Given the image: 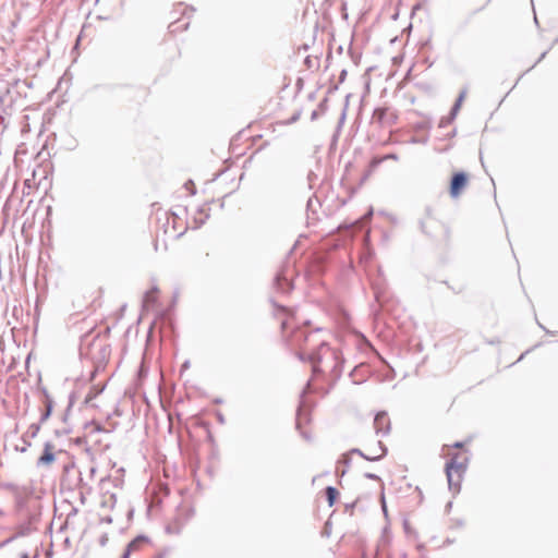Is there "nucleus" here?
Returning a JSON list of instances; mask_svg holds the SVG:
<instances>
[{"label": "nucleus", "mask_w": 558, "mask_h": 558, "mask_svg": "<svg viewBox=\"0 0 558 558\" xmlns=\"http://www.w3.org/2000/svg\"><path fill=\"white\" fill-rule=\"evenodd\" d=\"M462 442H456L453 446H445V454L449 458L446 463V474L451 490L460 492L461 483L468 469V452L461 450Z\"/></svg>", "instance_id": "f257e3e1"}, {"label": "nucleus", "mask_w": 558, "mask_h": 558, "mask_svg": "<svg viewBox=\"0 0 558 558\" xmlns=\"http://www.w3.org/2000/svg\"><path fill=\"white\" fill-rule=\"evenodd\" d=\"M470 181V175L466 172L459 171L452 174L450 185H449V194L451 197L457 198L461 195V193L465 190Z\"/></svg>", "instance_id": "f03ea898"}, {"label": "nucleus", "mask_w": 558, "mask_h": 558, "mask_svg": "<svg viewBox=\"0 0 558 558\" xmlns=\"http://www.w3.org/2000/svg\"><path fill=\"white\" fill-rule=\"evenodd\" d=\"M308 342H310V337H304V345H301L300 347V351H299V355L302 360H310L312 362H316V363H320V353H329L330 352V348L327 347L325 343H322L320 347H319V351L318 353H315L311 350V348L308 347Z\"/></svg>", "instance_id": "7ed1b4c3"}, {"label": "nucleus", "mask_w": 558, "mask_h": 558, "mask_svg": "<svg viewBox=\"0 0 558 558\" xmlns=\"http://www.w3.org/2000/svg\"><path fill=\"white\" fill-rule=\"evenodd\" d=\"M311 423L310 413L305 410H301L298 414L296 427L305 439H311L314 434L311 428Z\"/></svg>", "instance_id": "20e7f679"}, {"label": "nucleus", "mask_w": 558, "mask_h": 558, "mask_svg": "<svg viewBox=\"0 0 558 558\" xmlns=\"http://www.w3.org/2000/svg\"><path fill=\"white\" fill-rule=\"evenodd\" d=\"M374 426L377 433H387L390 428V420L387 413H378L374 418Z\"/></svg>", "instance_id": "39448f33"}, {"label": "nucleus", "mask_w": 558, "mask_h": 558, "mask_svg": "<svg viewBox=\"0 0 558 558\" xmlns=\"http://www.w3.org/2000/svg\"><path fill=\"white\" fill-rule=\"evenodd\" d=\"M277 315L278 319L280 320L281 330L286 332L287 329L294 323V316L292 312L284 308H280Z\"/></svg>", "instance_id": "423d86ee"}, {"label": "nucleus", "mask_w": 558, "mask_h": 558, "mask_svg": "<svg viewBox=\"0 0 558 558\" xmlns=\"http://www.w3.org/2000/svg\"><path fill=\"white\" fill-rule=\"evenodd\" d=\"M54 461L53 446L51 444H46L44 448V453L40 456L38 462L40 464H51Z\"/></svg>", "instance_id": "0eeeda50"}, {"label": "nucleus", "mask_w": 558, "mask_h": 558, "mask_svg": "<svg viewBox=\"0 0 558 558\" xmlns=\"http://www.w3.org/2000/svg\"><path fill=\"white\" fill-rule=\"evenodd\" d=\"M104 388H105V386H98V385L92 387L85 397V403L86 404L90 403L92 400H94L99 393L102 392Z\"/></svg>", "instance_id": "6e6552de"}, {"label": "nucleus", "mask_w": 558, "mask_h": 558, "mask_svg": "<svg viewBox=\"0 0 558 558\" xmlns=\"http://www.w3.org/2000/svg\"><path fill=\"white\" fill-rule=\"evenodd\" d=\"M326 496L328 505L332 507L339 497V492L335 487L329 486L326 488Z\"/></svg>", "instance_id": "1a4fd4ad"}, {"label": "nucleus", "mask_w": 558, "mask_h": 558, "mask_svg": "<svg viewBox=\"0 0 558 558\" xmlns=\"http://www.w3.org/2000/svg\"><path fill=\"white\" fill-rule=\"evenodd\" d=\"M162 215H163V217H165V219H166L167 221H169V220H170V218L172 219V221H173V227H172L173 232L175 233V236H180V235L182 234V231H181V230H179V228H178V227H177V225H175V220L178 219V216H177V215H174V214H169V213H167V211H163V213H162Z\"/></svg>", "instance_id": "9d476101"}, {"label": "nucleus", "mask_w": 558, "mask_h": 558, "mask_svg": "<svg viewBox=\"0 0 558 558\" xmlns=\"http://www.w3.org/2000/svg\"><path fill=\"white\" fill-rule=\"evenodd\" d=\"M388 158H395L393 156H385V157H374L371 162H369V168L371 170H374L380 162H383L384 160L388 159Z\"/></svg>", "instance_id": "9b49d317"}, {"label": "nucleus", "mask_w": 558, "mask_h": 558, "mask_svg": "<svg viewBox=\"0 0 558 558\" xmlns=\"http://www.w3.org/2000/svg\"><path fill=\"white\" fill-rule=\"evenodd\" d=\"M158 291L156 289L150 290L146 293L145 304L148 307L150 302H155Z\"/></svg>", "instance_id": "f8f14e48"}, {"label": "nucleus", "mask_w": 558, "mask_h": 558, "mask_svg": "<svg viewBox=\"0 0 558 558\" xmlns=\"http://www.w3.org/2000/svg\"><path fill=\"white\" fill-rule=\"evenodd\" d=\"M465 96H466V92H465V90H462V92L460 93V95H459V97H458V99H457L456 104H454L453 112H457V111L461 108L462 102H463V100H464Z\"/></svg>", "instance_id": "ddd939ff"}, {"label": "nucleus", "mask_w": 558, "mask_h": 558, "mask_svg": "<svg viewBox=\"0 0 558 558\" xmlns=\"http://www.w3.org/2000/svg\"><path fill=\"white\" fill-rule=\"evenodd\" d=\"M465 96H466V92H465V90H462V92L460 93V95H459V97H458V99H457L456 104H454L453 112H457V111L461 108L462 102H463V100H464Z\"/></svg>", "instance_id": "4468645a"}]
</instances>
